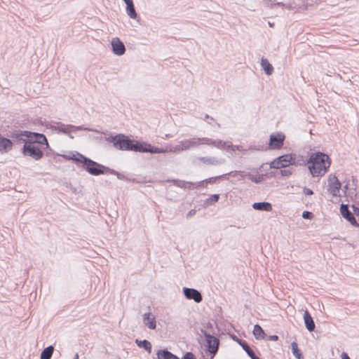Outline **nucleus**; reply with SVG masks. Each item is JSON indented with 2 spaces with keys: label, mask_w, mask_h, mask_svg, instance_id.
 Listing matches in <instances>:
<instances>
[{
  "label": "nucleus",
  "mask_w": 359,
  "mask_h": 359,
  "mask_svg": "<svg viewBox=\"0 0 359 359\" xmlns=\"http://www.w3.org/2000/svg\"><path fill=\"white\" fill-rule=\"evenodd\" d=\"M308 169L314 177H322L329 170L331 165L330 158L320 151L312 152L309 157Z\"/></svg>",
  "instance_id": "f257e3e1"
},
{
  "label": "nucleus",
  "mask_w": 359,
  "mask_h": 359,
  "mask_svg": "<svg viewBox=\"0 0 359 359\" xmlns=\"http://www.w3.org/2000/svg\"><path fill=\"white\" fill-rule=\"evenodd\" d=\"M107 142L111 143L114 148L121 151L138 152L140 140L130 138L129 136L118 133L105 137Z\"/></svg>",
  "instance_id": "f03ea898"
},
{
  "label": "nucleus",
  "mask_w": 359,
  "mask_h": 359,
  "mask_svg": "<svg viewBox=\"0 0 359 359\" xmlns=\"http://www.w3.org/2000/svg\"><path fill=\"white\" fill-rule=\"evenodd\" d=\"M47 128L52 129L56 131L57 133L65 134L68 135L71 139L74 138V136L71 134V130L73 131H93V130L84 127L83 126H76L71 124H65L61 122H50L46 124Z\"/></svg>",
  "instance_id": "7ed1b4c3"
},
{
  "label": "nucleus",
  "mask_w": 359,
  "mask_h": 359,
  "mask_svg": "<svg viewBox=\"0 0 359 359\" xmlns=\"http://www.w3.org/2000/svg\"><path fill=\"white\" fill-rule=\"evenodd\" d=\"M79 158H81L79 164H81L83 169L89 174L94 176L106 174L107 166L102 165L84 155Z\"/></svg>",
  "instance_id": "20e7f679"
},
{
  "label": "nucleus",
  "mask_w": 359,
  "mask_h": 359,
  "mask_svg": "<svg viewBox=\"0 0 359 359\" xmlns=\"http://www.w3.org/2000/svg\"><path fill=\"white\" fill-rule=\"evenodd\" d=\"M201 332L203 334L205 339V351L211 354V358L217 354L219 350V341L213 335L207 332L204 330H201Z\"/></svg>",
  "instance_id": "39448f33"
},
{
  "label": "nucleus",
  "mask_w": 359,
  "mask_h": 359,
  "mask_svg": "<svg viewBox=\"0 0 359 359\" xmlns=\"http://www.w3.org/2000/svg\"><path fill=\"white\" fill-rule=\"evenodd\" d=\"M21 153L24 156H29L35 161L40 160L44 155L43 151L38 146L28 144V142H25L23 145Z\"/></svg>",
  "instance_id": "423d86ee"
},
{
  "label": "nucleus",
  "mask_w": 359,
  "mask_h": 359,
  "mask_svg": "<svg viewBox=\"0 0 359 359\" xmlns=\"http://www.w3.org/2000/svg\"><path fill=\"white\" fill-rule=\"evenodd\" d=\"M292 165V153L286 154L274 158L269 164L271 168L280 169Z\"/></svg>",
  "instance_id": "0eeeda50"
},
{
  "label": "nucleus",
  "mask_w": 359,
  "mask_h": 359,
  "mask_svg": "<svg viewBox=\"0 0 359 359\" xmlns=\"http://www.w3.org/2000/svg\"><path fill=\"white\" fill-rule=\"evenodd\" d=\"M285 135L281 132L273 133L269 136V149L271 150H278L283 148Z\"/></svg>",
  "instance_id": "6e6552de"
},
{
  "label": "nucleus",
  "mask_w": 359,
  "mask_h": 359,
  "mask_svg": "<svg viewBox=\"0 0 359 359\" xmlns=\"http://www.w3.org/2000/svg\"><path fill=\"white\" fill-rule=\"evenodd\" d=\"M7 136L13 142V147L15 144H25L27 142V130H15L9 131Z\"/></svg>",
  "instance_id": "1a4fd4ad"
},
{
  "label": "nucleus",
  "mask_w": 359,
  "mask_h": 359,
  "mask_svg": "<svg viewBox=\"0 0 359 359\" xmlns=\"http://www.w3.org/2000/svg\"><path fill=\"white\" fill-rule=\"evenodd\" d=\"M27 142L28 144L37 143L46 145V148H49V144L46 135L43 133L32 132L27 130Z\"/></svg>",
  "instance_id": "9d476101"
},
{
  "label": "nucleus",
  "mask_w": 359,
  "mask_h": 359,
  "mask_svg": "<svg viewBox=\"0 0 359 359\" xmlns=\"http://www.w3.org/2000/svg\"><path fill=\"white\" fill-rule=\"evenodd\" d=\"M243 173H244V171H241V170H238H238L231 171V172H229L228 173H225V174H223L222 175H219V176H216V177H210V178L206 179V180H205L203 181H201V182H200L198 183V186L201 185L204 182L214 183L218 179H226V180H227L229 176H231V177H238V180H243Z\"/></svg>",
  "instance_id": "9b49d317"
},
{
  "label": "nucleus",
  "mask_w": 359,
  "mask_h": 359,
  "mask_svg": "<svg viewBox=\"0 0 359 359\" xmlns=\"http://www.w3.org/2000/svg\"><path fill=\"white\" fill-rule=\"evenodd\" d=\"M138 152L140 153H149V154H163L166 153V147L165 148H160L152 144L140 141L139 145Z\"/></svg>",
  "instance_id": "f8f14e48"
},
{
  "label": "nucleus",
  "mask_w": 359,
  "mask_h": 359,
  "mask_svg": "<svg viewBox=\"0 0 359 359\" xmlns=\"http://www.w3.org/2000/svg\"><path fill=\"white\" fill-rule=\"evenodd\" d=\"M328 189L327 191L332 196H339L340 189H341V183L334 175H330L328 177Z\"/></svg>",
  "instance_id": "ddd939ff"
},
{
  "label": "nucleus",
  "mask_w": 359,
  "mask_h": 359,
  "mask_svg": "<svg viewBox=\"0 0 359 359\" xmlns=\"http://www.w3.org/2000/svg\"><path fill=\"white\" fill-rule=\"evenodd\" d=\"M340 213L341 216L346 219L348 222H350V224L355 226V227H359V223L357 222L356 219L355 218L354 214H353L348 209V205L341 203L340 205Z\"/></svg>",
  "instance_id": "4468645a"
},
{
  "label": "nucleus",
  "mask_w": 359,
  "mask_h": 359,
  "mask_svg": "<svg viewBox=\"0 0 359 359\" xmlns=\"http://www.w3.org/2000/svg\"><path fill=\"white\" fill-rule=\"evenodd\" d=\"M183 294L187 299L194 300L196 303H200L203 300L201 293L196 289L183 287Z\"/></svg>",
  "instance_id": "2eb2a0df"
},
{
  "label": "nucleus",
  "mask_w": 359,
  "mask_h": 359,
  "mask_svg": "<svg viewBox=\"0 0 359 359\" xmlns=\"http://www.w3.org/2000/svg\"><path fill=\"white\" fill-rule=\"evenodd\" d=\"M13 149V142L8 136L5 137L0 133V154H4Z\"/></svg>",
  "instance_id": "dca6fc26"
},
{
  "label": "nucleus",
  "mask_w": 359,
  "mask_h": 359,
  "mask_svg": "<svg viewBox=\"0 0 359 359\" xmlns=\"http://www.w3.org/2000/svg\"><path fill=\"white\" fill-rule=\"evenodd\" d=\"M198 160L203 163V164L208 165H222L225 163L224 158H217L215 156H202V157H197L196 160L193 161L194 164H196V161Z\"/></svg>",
  "instance_id": "f3484780"
},
{
  "label": "nucleus",
  "mask_w": 359,
  "mask_h": 359,
  "mask_svg": "<svg viewBox=\"0 0 359 359\" xmlns=\"http://www.w3.org/2000/svg\"><path fill=\"white\" fill-rule=\"evenodd\" d=\"M111 46L112 52L116 55L121 56L126 53V46L118 37L112 39Z\"/></svg>",
  "instance_id": "a211bd4d"
},
{
  "label": "nucleus",
  "mask_w": 359,
  "mask_h": 359,
  "mask_svg": "<svg viewBox=\"0 0 359 359\" xmlns=\"http://www.w3.org/2000/svg\"><path fill=\"white\" fill-rule=\"evenodd\" d=\"M204 137H194L182 140V147L184 150L190 149L191 148L196 147L201 144H204Z\"/></svg>",
  "instance_id": "6ab92c4d"
},
{
  "label": "nucleus",
  "mask_w": 359,
  "mask_h": 359,
  "mask_svg": "<svg viewBox=\"0 0 359 359\" xmlns=\"http://www.w3.org/2000/svg\"><path fill=\"white\" fill-rule=\"evenodd\" d=\"M204 144L215 147L219 149L228 150L229 142H225L221 140H212L208 137H204Z\"/></svg>",
  "instance_id": "aec40b11"
},
{
  "label": "nucleus",
  "mask_w": 359,
  "mask_h": 359,
  "mask_svg": "<svg viewBox=\"0 0 359 359\" xmlns=\"http://www.w3.org/2000/svg\"><path fill=\"white\" fill-rule=\"evenodd\" d=\"M303 319L307 330L310 332L314 331L316 328L315 323L313 321V317L307 310H306L304 313Z\"/></svg>",
  "instance_id": "412c9836"
},
{
  "label": "nucleus",
  "mask_w": 359,
  "mask_h": 359,
  "mask_svg": "<svg viewBox=\"0 0 359 359\" xmlns=\"http://www.w3.org/2000/svg\"><path fill=\"white\" fill-rule=\"evenodd\" d=\"M143 323L151 330H154L156 327V318L151 313H146L144 314Z\"/></svg>",
  "instance_id": "4be33fe9"
},
{
  "label": "nucleus",
  "mask_w": 359,
  "mask_h": 359,
  "mask_svg": "<svg viewBox=\"0 0 359 359\" xmlns=\"http://www.w3.org/2000/svg\"><path fill=\"white\" fill-rule=\"evenodd\" d=\"M156 356L157 359H180L179 357L169 351L167 348L158 350Z\"/></svg>",
  "instance_id": "5701e85b"
},
{
  "label": "nucleus",
  "mask_w": 359,
  "mask_h": 359,
  "mask_svg": "<svg viewBox=\"0 0 359 359\" xmlns=\"http://www.w3.org/2000/svg\"><path fill=\"white\" fill-rule=\"evenodd\" d=\"M253 209L259 211L271 212L272 210V205L269 202H256L252 205Z\"/></svg>",
  "instance_id": "b1692460"
},
{
  "label": "nucleus",
  "mask_w": 359,
  "mask_h": 359,
  "mask_svg": "<svg viewBox=\"0 0 359 359\" xmlns=\"http://www.w3.org/2000/svg\"><path fill=\"white\" fill-rule=\"evenodd\" d=\"M125 4H126V13L131 19H136L137 18V13L135 11V8L133 0H126Z\"/></svg>",
  "instance_id": "393cba45"
},
{
  "label": "nucleus",
  "mask_w": 359,
  "mask_h": 359,
  "mask_svg": "<svg viewBox=\"0 0 359 359\" xmlns=\"http://www.w3.org/2000/svg\"><path fill=\"white\" fill-rule=\"evenodd\" d=\"M238 344L243 348L251 359H257V356L255 353L254 351L250 347L245 340H240V341H238Z\"/></svg>",
  "instance_id": "a878e982"
},
{
  "label": "nucleus",
  "mask_w": 359,
  "mask_h": 359,
  "mask_svg": "<svg viewBox=\"0 0 359 359\" xmlns=\"http://www.w3.org/2000/svg\"><path fill=\"white\" fill-rule=\"evenodd\" d=\"M309 158L292 153V165H309Z\"/></svg>",
  "instance_id": "bb28decb"
},
{
  "label": "nucleus",
  "mask_w": 359,
  "mask_h": 359,
  "mask_svg": "<svg viewBox=\"0 0 359 359\" xmlns=\"http://www.w3.org/2000/svg\"><path fill=\"white\" fill-rule=\"evenodd\" d=\"M261 67L266 75H271L273 72V67L266 58L261 59Z\"/></svg>",
  "instance_id": "cd10ccee"
},
{
  "label": "nucleus",
  "mask_w": 359,
  "mask_h": 359,
  "mask_svg": "<svg viewBox=\"0 0 359 359\" xmlns=\"http://www.w3.org/2000/svg\"><path fill=\"white\" fill-rule=\"evenodd\" d=\"M252 334L255 336V339L257 340L264 339L266 338V336L264 330L259 324H256L254 326Z\"/></svg>",
  "instance_id": "c85d7f7f"
},
{
  "label": "nucleus",
  "mask_w": 359,
  "mask_h": 359,
  "mask_svg": "<svg viewBox=\"0 0 359 359\" xmlns=\"http://www.w3.org/2000/svg\"><path fill=\"white\" fill-rule=\"evenodd\" d=\"M135 344L139 348H144L147 352H148V353H151L152 346L151 344L148 340H140L137 339H135Z\"/></svg>",
  "instance_id": "c756f323"
},
{
  "label": "nucleus",
  "mask_w": 359,
  "mask_h": 359,
  "mask_svg": "<svg viewBox=\"0 0 359 359\" xmlns=\"http://www.w3.org/2000/svg\"><path fill=\"white\" fill-rule=\"evenodd\" d=\"M54 351V347L50 345L45 348L41 353L40 359H50Z\"/></svg>",
  "instance_id": "7c9ffc66"
},
{
  "label": "nucleus",
  "mask_w": 359,
  "mask_h": 359,
  "mask_svg": "<svg viewBox=\"0 0 359 359\" xmlns=\"http://www.w3.org/2000/svg\"><path fill=\"white\" fill-rule=\"evenodd\" d=\"M246 177L248 179L251 180L252 182L256 184H259L264 180V175H259L257 176L253 175L250 172H245L243 173V178Z\"/></svg>",
  "instance_id": "2f4dec72"
},
{
  "label": "nucleus",
  "mask_w": 359,
  "mask_h": 359,
  "mask_svg": "<svg viewBox=\"0 0 359 359\" xmlns=\"http://www.w3.org/2000/svg\"><path fill=\"white\" fill-rule=\"evenodd\" d=\"M83 156V154L76 152V154H73L71 155H67V154H62L61 156H62L67 161H72L76 164H79L81 158L80 156Z\"/></svg>",
  "instance_id": "473e14b6"
},
{
  "label": "nucleus",
  "mask_w": 359,
  "mask_h": 359,
  "mask_svg": "<svg viewBox=\"0 0 359 359\" xmlns=\"http://www.w3.org/2000/svg\"><path fill=\"white\" fill-rule=\"evenodd\" d=\"M292 173V171L291 170L280 168V170L279 171L277 170L276 172H271L270 175H271V177H278L279 175L283 177H285V176L287 177V176L291 175Z\"/></svg>",
  "instance_id": "72a5a7b5"
},
{
  "label": "nucleus",
  "mask_w": 359,
  "mask_h": 359,
  "mask_svg": "<svg viewBox=\"0 0 359 359\" xmlns=\"http://www.w3.org/2000/svg\"><path fill=\"white\" fill-rule=\"evenodd\" d=\"M291 348L292 354L297 359H303V354L300 349L298 348L297 344L296 342H292L291 344Z\"/></svg>",
  "instance_id": "f704fd0d"
},
{
  "label": "nucleus",
  "mask_w": 359,
  "mask_h": 359,
  "mask_svg": "<svg viewBox=\"0 0 359 359\" xmlns=\"http://www.w3.org/2000/svg\"><path fill=\"white\" fill-rule=\"evenodd\" d=\"M219 199V194H215L211 195L210 197L205 199L204 204L206 206L211 205L217 203Z\"/></svg>",
  "instance_id": "c9c22d12"
},
{
  "label": "nucleus",
  "mask_w": 359,
  "mask_h": 359,
  "mask_svg": "<svg viewBox=\"0 0 359 359\" xmlns=\"http://www.w3.org/2000/svg\"><path fill=\"white\" fill-rule=\"evenodd\" d=\"M182 151H185L184 147H182V141L180 142V144L175 145L174 147H166V153L170 152V153H177L180 152Z\"/></svg>",
  "instance_id": "e433bc0d"
},
{
  "label": "nucleus",
  "mask_w": 359,
  "mask_h": 359,
  "mask_svg": "<svg viewBox=\"0 0 359 359\" xmlns=\"http://www.w3.org/2000/svg\"><path fill=\"white\" fill-rule=\"evenodd\" d=\"M106 174H111V175H116L117 178L119 180H125L126 179V176L124 175H123V174L118 172V171H116L114 169H111L109 167H107Z\"/></svg>",
  "instance_id": "4c0bfd02"
},
{
  "label": "nucleus",
  "mask_w": 359,
  "mask_h": 359,
  "mask_svg": "<svg viewBox=\"0 0 359 359\" xmlns=\"http://www.w3.org/2000/svg\"><path fill=\"white\" fill-rule=\"evenodd\" d=\"M194 184L193 182L184 181H180V183L177 184V186L180 187L189 189H191L194 187Z\"/></svg>",
  "instance_id": "58836bf2"
},
{
  "label": "nucleus",
  "mask_w": 359,
  "mask_h": 359,
  "mask_svg": "<svg viewBox=\"0 0 359 359\" xmlns=\"http://www.w3.org/2000/svg\"><path fill=\"white\" fill-rule=\"evenodd\" d=\"M228 149H231L233 151L236 150L238 151H244L243 146L241 145H233L231 142H229Z\"/></svg>",
  "instance_id": "ea45409f"
},
{
  "label": "nucleus",
  "mask_w": 359,
  "mask_h": 359,
  "mask_svg": "<svg viewBox=\"0 0 359 359\" xmlns=\"http://www.w3.org/2000/svg\"><path fill=\"white\" fill-rule=\"evenodd\" d=\"M302 217L305 219H312L314 217V215L312 212L304 210L302 215Z\"/></svg>",
  "instance_id": "a19ab883"
},
{
  "label": "nucleus",
  "mask_w": 359,
  "mask_h": 359,
  "mask_svg": "<svg viewBox=\"0 0 359 359\" xmlns=\"http://www.w3.org/2000/svg\"><path fill=\"white\" fill-rule=\"evenodd\" d=\"M182 359H196V358L192 352L188 351L184 354Z\"/></svg>",
  "instance_id": "79ce46f5"
},
{
  "label": "nucleus",
  "mask_w": 359,
  "mask_h": 359,
  "mask_svg": "<svg viewBox=\"0 0 359 359\" xmlns=\"http://www.w3.org/2000/svg\"><path fill=\"white\" fill-rule=\"evenodd\" d=\"M266 337L268 341H276L278 340V336H277V335H269V336L266 335Z\"/></svg>",
  "instance_id": "37998d69"
},
{
  "label": "nucleus",
  "mask_w": 359,
  "mask_h": 359,
  "mask_svg": "<svg viewBox=\"0 0 359 359\" xmlns=\"http://www.w3.org/2000/svg\"><path fill=\"white\" fill-rule=\"evenodd\" d=\"M303 191H304V194L306 196H310V195L313 194V190H311V189L307 188V187H304Z\"/></svg>",
  "instance_id": "c03bdc74"
},
{
  "label": "nucleus",
  "mask_w": 359,
  "mask_h": 359,
  "mask_svg": "<svg viewBox=\"0 0 359 359\" xmlns=\"http://www.w3.org/2000/svg\"><path fill=\"white\" fill-rule=\"evenodd\" d=\"M196 210L194 209H192L188 212L187 214V217L190 218L196 215Z\"/></svg>",
  "instance_id": "a18cd8bd"
},
{
  "label": "nucleus",
  "mask_w": 359,
  "mask_h": 359,
  "mask_svg": "<svg viewBox=\"0 0 359 359\" xmlns=\"http://www.w3.org/2000/svg\"><path fill=\"white\" fill-rule=\"evenodd\" d=\"M341 359H351L350 357L348 356V353H346V352H343L341 353Z\"/></svg>",
  "instance_id": "49530a36"
},
{
  "label": "nucleus",
  "mask_w": 359,
  "mask_h": 359,
  "mask_svg": "<svg viewBox=\"0 0 359 359\" xmlns=\"http://www.w3.org/2000/svg\"><path fill=\"white\" fill-rule=\"evenodd\" d=\"M231 339L236 341L238 344V341H240V340H242L241 339H239L237 336H236L235 334H232L231 335Z\"/></svg>",
  "instance_id": "de8ad7c7"
},
{
  "label": "nucleus",
  "mask_w": 359,
  "mask_h": 359,
  "mask_svg": "<svg viewBox=\"0 0 359 359\" xmlns=\"http://www.w3.org/2000/svg\"><path fill=\"white\" fill-rule=\"evenodd\" d=\"M267 3H270L271 6H274L276 0H265Z\"/></svg>",
  "instance_id": "09e8293b"
},
{
  "label": "nucleus",
  "mask_w": 359,
  "mask_h": 359,
  "mask_svg": "<svg viewBox=\"0 0 359 359\" xmlns=\"http://www.w3.org/2000/svg\"><path fill=\"white\" fill-rule=\"evenodd\" d=\"M285 6V5L282 2H277L274 4V6Z\"/></svg>",
  "instance_id": "8fccbe9b"
},
{
  "label": "nucleus",
  "mask_w": 359,
  "mask_h": 359,
  "mask_svg": "<svg viewBox=\"0 0 359 359\" xmlns=\"http://www.w3.org/2000/svg\"><path fill=\"white\" fill-rule=\"evenodd\" d=\"M348 189V184H346V185H344L343 191H344V193H346Z\"/></svg>",
  "instance_id": "3c124183"
},
{
  "label": "nucleus",
  "mask_w": 359,
  "mask_h": 359,
  "mask_svg": "<svg viewBox=\"0 0 359 359\" xmlns=\"http://www.w3.org/2000/svg\"><path fill=\"white\" fill-rule=\"evenodd\" d=\"M304 3H306L307 4H309L310 0H303ZM311 2H316L317 0H311Z\"/></svg>",
  "instance_id": "603ef678"
},
{
  "label": "nucleus",
  "mask_w": 359,
  "mask_h": 359,
  "mask_svg": "<svg viewBox=\"0 0 359 359\" xmlns=\"http://www.w3.org/2000/svg\"><path fill=\"white\" fill-rule=\"evenodd\" d=\"M48 149H49V151H47V152H46V155L47 156H50V152H52V149H51L50 147H49V148H48Z\"/></svg>",
  "instance_id": "864d4df0"
},
{
  "label": "nucleus",
  "mask_w": 359,
  "mask_h": 359,
  "mask_svg": "<svg viewBox=\"0 0 359 359\" xmlns=\"http://www.w3.org/2000/svg\"><path fill=\"white\" fill-rule=\"evenodd\" d=\"M205 119H208V118H210L211 120H214L212 117H210L208 114H206L205 116Z\"/></svg>",
  "instance_id": "5fc2aeb1"
},
{
  "label": "nucleus",
  "mask_w": 359,
  "mask_h": 359,
  "mask_svg": "<svg viewBox=\"0 0 359 359\" xmlns=\"http://www.w3.org/2000/svg\"><path fill=\"white\" fill-rule=\"evenodd\" d=\"M73 359H79V354L78 353H76L74 356V358Z\"/></svg>",
  "instance_id": "6e6d98bb"
},
{
  "label": "nucleus",
  "mask_w": 359,
  "mask_h": 359,
  "mask_svg": "<svg viewBox=\"0 0 359 359\" xmlns=\"http://www.w3.org/2000/svg\"><path fill=\"white\" fill-rule=\"evenodd\" d=\"M352 181L353 183L355 184L357 182V180L354 177H352Z\"/></svg>",
  "instance_id": "4d7b16f0"
},
{
  "label": "nucleus",
  "mask_w": 359,
  "mask_h": 359,
  "mask_svg": "<svg viewBox=\"0 0 359 359\" xmlns=\"http://www.w3.org/2000/svg\"><path fill=\"white\" fill-rule=\"evenodd\" d=\"M269 25L270 27H273V23H271V22H269Z\"/></svg>",
  "instance_id": "13d9d810"
},
{
  "label": "nucleus",
  "mask_w": 359,
  "mask_h": 359,
  "mask_svg": "<svg viewBox=\"0 0 359 359\" xmlns=\"http://www.w3.org/2000/svg\"><path fill=\"white\" fill-rule=\"evenodd\" d=\"M208 327H212L211 323H208Z\"/></svg>",
  "instance_id": "bf43d9fd"
},
{
  "label": "nucleus",
  "mask_w": 359,
  "mask_h": 359,
  "mask_svg": "<svg viewBox=\"0 0 359 359\" xmlns=\"http://www.w3.org/2000/svg\"><path fill=\"white\" fill-rule=\"evenodd\" d=\"M286 8H290V6H286Z\"/></svg>",
  "instance_id": "052dcab7"
},
{
  "label": "nucleus",
  "mask_w": 359,
  "mask_h": 359,
  "mask_svg": "<svg viewBox=\"0 0 359 359\" xmlns=\"http://www.w3.org/2000/svg\"><path fill=\"white\" fill-rule=\"evenodd\" d=\"M250 149H252V147H250ZM253 149H257L255 147V148H253Z\"/></svg>",
  "instance_id": "680f3d73"
},
{
  "label": "nucleus",
  "mask_w": 359,
  "mask_h": 359,
  "mask_svg": "<svg viewBox=\"0 0 359 359\" xmlns=\"http://www.w3.org/2000/svg\"><path fill=\"white\" fill-rule=\"evenodd\" d=\"M123 1H125L126 0H123Z\"/></svg>",
  "instance_id": "e2e57ef3"
}]
</instances>
